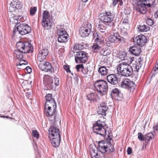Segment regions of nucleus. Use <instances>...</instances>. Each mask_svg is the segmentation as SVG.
<instances>
[{"mask_svg":"<svg viewBox=\"0 0 158 158\" xmlns=\"http://www.w3.org/2000/svg\"><path fill=\"white\" fill-rule=\"evenodd\" d=\"M26 69L28 73H30L31 72V69L29 66H27L26 67Z\"/></svg>","mask_w":158,"mask_h":158,"instance_id":"obj_57","label":"nucleus"},{"mask_svg":"<svg viewBox=\"0 0 158 158\" xmlns=\"http://www.w3.org/2000/svg\"><path fill=\"white\" fill-rule=\"evenodd\" d=\"M81 71L82 73L84 75V77H86L85 76L86 75L88 74V70L87 69H85L84 67L82 69Z\"/></svg>","mask_w":158,"mask_h":158,"instance_id":"obj_52","label":"nucleus"},{"mask_svg":"<svg viewBox=\"0 0 158 158\" xmlns=\"http://www.w3.org/2000/svg\"><path fill=\"white\" fill-rule=\"evenodd\" d=\"M57 34L59 37H61L64 35H67V33L66 31L63 29L61 28L58 30Z\"/></svg>","mask_w":158,"mask_h":158,"instance_id":"obj_36","label":"nucleus"},{"mask_svg":"<svg viewBox=\"0 0 158 158\" xmlns=\"http://www.w3.org/2000/svg\"><path fill=\"white\" fill-rule=\"evenodd\" d=\"M69 35H64L61 37H58V42L61 43H65L69 40Z\"/></svg>","mask_w":158,"mask_h":158,"instance_id":"obj_31","label":"nucleus"},{"mask_svg":"<svg viewBox=\"0 0 158 158\" xmlns=\"http://www.w3.org/2000/svg\"><path fill=\"white\" fill-rule=\"evenodd\" d=\"M109 53L108 50L105 49L104 48H102L100 52V54L103 56H106L107 55H109Z\"/></svg>","mask_w":158,"mask_h":158,"instance_id":"obj_40","label":"nucleus"},{"mask_svg":"<svg viewBox=\"0 0 158 158\" xmlns=\"http://www.w3.org/2000/svg\"><path fill=\"white\" fill-rule=\"evenodd\" d=\"M133 66L134 69V71L138 72L142 66L141 62L139 61L138 63H136L133 64Z\"/></svg>","mask_w":158,"mask_h":158,"instance_id":"obj_33","label":"nucleus"},{"mask_svg":"<svg viewBox=\"0 0 158 158\" xmlns=\"http://www.w3.org/2000/svg\"><path fill=\"white\" fill-rule=\"evenodd\" d=\"M49 135L53 137H60V130L54 125L50 126L48 130Z\"/></svg>","mask_w":158,"mask_h":158,"instance_id":"obj_19","label":"nucleus"},{"mask_svg":"<svg viewBox=\"0 0 158 158\" xmlns=\"http://www.w3.org/2000/svg\"><path fill=\"white\" fill-rule=\"evenodd\" d=\"M145 6V4H143V2L138 3L135 7L136 11L141 14H145L147 12V9Z\"/></svg>","mask_w":158,"mask_h":158,"instance_id":"obj_22","label":"nucleus"},{"mask_svg":"<svg viewBox=\"0 0 158 158\" xmlns=\"http://www.w3.org/2000/svg\"><path fill=\"white\" fill-rule=\"evenodd\" d=\"M145 2L147 3H150L153 4V5H154L155 3V0H146Z\"/></svg>","mask_w":158,"mask_h":158,"instance_id":"obj_53","label":"nucleus"},{"mask_svg":"<svg viewBox=\"0 0 158 158\" xmlns=\"http://www.w3.org/2000/svg\"><path fill=\"white\" fill-rule=\"evenodd\" d=\"M106 125L104 122L98 120L94 123L92 127L94 132L99 134L102 136H106V131L104 128Z\"/></svg>","mask_w":158,"mask_h":158,"instance_id":"obj_4","label":"nucleus"},{"mask_svg":"<svg viewBox=\"0 0 158 158\" xmlns=\"http://www.w3.org/2000/svg\"><path fill=\"white\" fill-rule=\"evenodd\" d=\"M59 115L58 114H57V113H56L54 116V119L55 121H58L60 119H59Z\"/></svg>","mask_w":158,"mask_h":158,"instance_id":"obj_56","label":"nucleus"},{"mask_svg":"<svg viewBox=\"0 0 158 158\" xmlns=\"http://www.w3.org/2000/svg\"><path fill=\"white\" fill-rule=\"evenodd\" d=\"M22 6L21 2L18 0H13L10 4L9 11L11 12L17 11V10H19L21 8Z\"/></svg>","mask_w":158,"mask_h":158,"instance_id":"obj_14","label":"nucleus"},{"mask_svg":"<svg viewBox=\"0 0 158 158\" xmlns=\"http://www.w3.org/2000/svg\"><path fill=\"white\" fill-rule=\"evenodd\" d=\"M42 25L45 29H51L52 26V22L49 15V12L47 10H44L42 15Z\"/></svg>","mask_w":158,"mask_h":158,"instance_id":"obj_6","label":"nucleus"},{"mask_svg":"<svg viewBox=\"0 0 158 158\" xmlns=\"http://www.w3.org/2000/svg\"><path fill=\"white\" fill-rule=\"evenodd\" d=\"M92 26L91 24L87 22L84 23L79 30V33L82 37L88 36L91 32Z\"/></svg>","mask_w":158,"mask_h":158,"instance_id":"obj_8","label":"nucleus"},{"mask_svg":"<svg viewBox=\"0 0 158 158\" xmlns=\"http://www.w3.org/2000/svg\"><path fill=\"white\" fill-rule=\"evenodd\" d=\"M108 134L107 135V138H106V140H108V136H109V134H111V135H112V133H111V131H108Z\"/></svg>","mask_w":158,"mask_h":158,"instance_id":"obj_63","label":"nucleus"},{"mask_svg":"<svg viewBox=\"0 0 158 158\" xmlns=\"http://www.w3.org/2000/svg\"><path fill=\"white\" fill-rule=\"evenodd\" d=\"M108 140H106V143H107V152H112L114 151V147L112 145L111 143V140L112 139V135L110 134L108 136Z\"/></svg>","mask_w":158,"mask_h":158,"instance_id":"obj_25","label":"nucleus"},{"mask_svg":"<svg viewBox=\"0 0 158 158\" xmlns=\"http://www.w3.org/2000/svg\"><path fill=\"white\" fill-rule=\"evenodd\" d=\"M16 46L17 49V51H22L21 52L24 54L33 52L31 45L29 42L19 41L16 43Z\"/></svg>","mask_w":158,"mask_h":158,"instance_id":"obj_5","label":"nucleus"},{"mask_svg":"<svg viewBox=\"0 0 158 158\" xmlns=\"http://www.w3.org/2000/svg\"><path fill=\"white\" fill-rule=\"evenodd\" d=\"M120 91L118 89L115 88L112 89L110 93L112 98L114 97H119L120 94Z\"/></svg>","mask_w":158,"mask_h":158,"instance_id":"obj_29","label":"nucleus"},{"mask_svg":"<svg viewBox=\"0 0 158 158\" xmlns=\"http://www.w3.org/2000/svg\"><path fill=\"white\" fill-rule=\"evenodd\" d=\"M31 31V27L25 23H21L15 28L13 31L15 34L16 31H18L21 35H24L30 33Z\"/></svg>","mask_w":158,"mask_h":158,"instance_id":"obj_7","label":"nucleus"},{"mask_svg":"<svg viewBox=\"0 0 158 158\" xmlns=\"http://www.w3.org/2000/svg\"><path fill=\"white\" fill-rule=\"evenodd\" d=\"M138 139L140 141H145V136L141 132H139L138 134Z\"/></svg>","mask_w":158,"mask_h":158,"instance_id":"obj_42","label":"nucleus"},{"mask_svg":"<svg viewBox=\"0 0 158 158\" xmlns=\"http://www.w3.org/2000/svg\"><path fill=\"white\" fill-rule=\"evenodd\" d=\"M121 86L122 87L127 89L130 91H133L135 89V85L132 81L129 79H126L121 82Z\"/></svg>","mask_w":158,"mask_h":158,"instance_id":"obj_12","label":"nucleus"},{"mask_svg":"<svg viewBox=\"0 0 158 158\" xmlns=\"http://www.w3.org/2000/svg\"><path fill=\"white\" fill-rule=\"evenodd\" d=\"M154 132H151L147 133L145 135V141L148 142L154 137Z\"/></svg>","mask_w":158,"mask_h":158,"instance_id":"obj_32","label":"nucleus"},{"mask_svg":"<svg viewBox=\"0 0 158 158\" xmlns=\"http://www.w3.org/2000/svg\"><path fill=\"white\" fill-rule=\"evenodd\" d=\"M114 15L110 12L106 11L104 15L101 17V20L106 23L107 26L111 27L114 25L113 21Z\"/></svg>","mask_w":158,"mask_h":158,"instance_id":"obj_10","label":"nucleus"},{"mask_svg":"<svg viewBox=\"0 0 158 158\" xmlns=\"http://www.w3.org/2000/svg\"><path fill=\"white\" fill-rule=\"evenodd\" d=\"M108 109V107L106 104L105 103L101 104L98 107V113L102 115L105 116L106 114V112Z\"/></svg>","mask_w":158,"mask_h":158,"instance_id":"obj_20","label":"nucleus"},{"mask_svg":"<svg viewBox=\"0 0 158 158\" xmlns=\"http://www.w3.org/2000/svg\"><path fill=\"white\" fill-rule=\"evenodd\" d=\"M118 2V0H114L112 3V5L114 6H115Z\"/></svg>","mask_w":158,"mask_h":158,"instance_id":"obj_59","label":"nucleus"},{"mask_svg":"<svg viewBox=\"0 0 158 158\" xmlns=\"http://www.w3.org/2000/svg\"><path fill=\"white\" fill-rule=\"evenodd\" d=\"M72 76L73 78L75 80V81L77 83L78 81V76L75 73H73V72H71L70 73Z\"/></svg>","mask_w":158,"mask_h":158,"instance_id":"obj_45","label":"nucleus"},{"mask_svg":"<svg viewBox=\"0 0 158 158\" xmlns=\"http://www.w3.org/2000/svg\"><path fill=\"white\" fill-rule=\"evenodd\" d=\"M91 155L93 158H98V154L97 151L95 150L94 148L90 150Z\"/></svg>","mask_w":158,"mask_h":158,"instance_id":"obj_38","label":"nucleus"},{"mask_svg":"<svg viewBox=\"0 0 158 158\" xmlns=\"http://www.w3.org/2000/svg\"><path fill=\"white\" fill-rule=\"evenodd\" d=\"M39 67L42 71L47 72H52L54 70L51 64L45 61H42L40 63Z\"/></svg>","mask_w":158,"mask_h":158,"instance_id":"obj_13","label":"nucleus"},{"mask_svg":"<svg viewBox=\"0 0 158 158\" xmlns=\"http://www.w3.org/2000/svg\"><path fill=\"white\" fill-rule=\"evenodd\" d=\"M98 25L99 26V27H101L102 29H103L105 31L109 27H110V26H107V24L105 23L99 24Z\"/></svg>","mask_w":158,"mask_h":158,"instance_id":"obj_43","label":"nucleus"},{"mask_svg":"<svg viewBox=\"0 0 158 158\" xmlns=\"http://www.w3.org/2000/svg\"><path fill=\"white\" fill-rule=\"evenodd\" d=\"M143 4H145V6L146 7L147 6L148 7H151L153 5V4H152L151 3H147L146 4L143 3Z\"/></svg>","mask_w":158,"mask_h":158,"instance_id":"obj_58","label":"nucleus"},{"mask_svg":"<svg viewBox=\"0 0 158 158\" xmlns=\"http://www.w3.org/2000/svg\"><path fill=\"white\" fill-rule=\"evenodd\" d=\"M87 99L90 101H96L98 97L97 93H91L87 95Z\"/></svg>","mask_w":158,"mask_h":158,"instance_id":"obj_27","label":"nucleus"},{"mask_svg":"<svg viewBox=\"0 0 158 158\" xmlns=\"http://www.w3.org/2000/svg\"><path fill=\"white\" fill-rule=\"evenodd\" d=\"M98 29L102 33H104L105 32V30H104V29H102L101 28V27H99V26L98 25Z\"/></svg>","mask_w":158,"mask_h":158,"instance_id":"obj_55","label":"nucleus"},{"mask_svg":"<svg viewBox=\"0 0 158 158\" xmlns=\"http://www.w3.org/2000/svg\"><path fill=\"white\" fill-rule=\"evenodd\" d=\"M22 51H15V53L16 54V56L17 59L20 60H21L23 58V53L24 52H22Z\"/></svg>","mask_w":158,"mask_h":158,"instance_id":"obj_37","label":"nucleus"},{"mask_svg":"<svg viewBox=\"0 0 158 158\" xmlns=\"http://www.w3.org/2000/svg\"><path fill=\"white\" fill-rule=\"evenodd\" d=\"M53 79L55 81L54 85H55V86H58L59 85V78L56 77H55L54 79Z\"/></svg>","mask_w":158,"mask_h":158,"instance_id":"obj_51","label":"nucleus"},{"mask_svg":"<svg viewBox=\"0 0 158 158\" xmlns=\"http://www.w3.org/2000/svg\"><path fill=\"white\" fill-rule=\"evenodd\" d=\"M98 71L99 74L102 76L107 74L108 69L104 66H101L98 68Z\"/></svg>","mask_w":158,"mask_h":158,"instance_id":"obj_28","label":"nucleus"},{"mask_svg":"<svg viewBox=\"0 0 158 158\" xmlns=\"http://www.w3.org/2000/svg\"><path fill=\"white\" fill-rule=\"evenodd\" d=\"M84 67V66L82 64H78L76 66V69L77 72L81 71L82 69Z\"/></svg>","mask_w":158,"mask_h":158,"instance_id":"obj_49","label":"nucleus"},{"mask_svg":"<svg viewBox=\"0 0 158 158\" xmlns=\"http://www.w3.org/2000/svg\"><path fill=\"white\" fill-rule=\"evenodd\" d=\"M37 59L38 61L41 62L45 60L47 56L49 53L48 49L45 48L40 49L39 50Z\"/></svg>","mask_w":158,"mask_h":158,"instance_id":"obj_15","label":"nucleus"},{"mask_svg":"<svg viewBox=\"0 0 158 158\" xmlns=\"http://www.w3.org/2000/svg\"><path fill=\"white\" fill-rule=\"evenodd\" d=\"M48 106V111L50 110H51V108H52V106Z\"/></svg>","mask_w":158,"mask_h":158,"instance_id":"obj_62","label":"nucleus"},{"mask_svg":"<svg viewBox=\"0 0 158 158\" xmlns=\"http://www.w3.org/2000/svg\"><path fill=\"white\" fill-rule=\"evenodd\" d=\"M45 97L46 101L45 104V108L47 106H52L55 108L56 104L54 99L52 98V94H48Z\"/></svg>","mask_w":158,"mask_h":158,"instance_id":"obj_17","label":"nucleus"},{"mask_svg":"<svg viewBox=\"0 0 158 158\" xmlns=\"http://www.w3.org/2000/svg\"><path fill=\"white\" fill-rule=\"evenodd\" d=\"M19 18L16 16H14L10 19L11 22L14 23L15 24H17L18 23V20Z\"/></svg>","mask_w":158,"mask_h":158,"instance_id":"obj_41","label":"nucleus"},{"mask_svg":"<svg viewBox=\"0 0 158 158\" xmlns=\"http://www.w3.org/2000/svg\"><path fill=\"white\" fill-rule=\"evenodd\" d=\"M139 30L141 32H146L149 30V27L146 25H139L138 27Z\"/></svg>","mask_w":158,"mask_h":158,"instance_id":"obj_30","label":"nucleus"},{"mask_svg":"<svg viewBox=\"0 0 158 158\" xmlns=\"http://www.w3.org/2000/svg\"><path fill=\"white\" fill-rule=\"evenodd\" d=\"M84 47L83 45L76 43L73 46V48L76 50H80L83 49Z\"/></svg>","mask_w":158,"mask_h":158,"instance_id":"obj_39","label":"nucleus"},{"mask_svg":"<svg viewBox=\"0 0 158 158\" xmlns=\"http://www.w3.org/2000/svg\"><path fill=\"white\" fill-rule=\"evenodd\" d=\"M154 131H157L158 130V124L153 127Z\"/></svg>","mask_w":158,"mask_h":158,"instance_id":"obj_60","label":"nucleus"},{"mask_svg":"<svg viewBox=\"0 0 158 158\" xmlns=\"http://www.w3.org/2000/svg\"><path fill=\"white\" fill-rule=\"evenodd\" d=\"M93 37L96 44L92 46V49L94 52H97L100 50L104 45V40L102 39L100 34L94 32Z\"/></svg>","mask_w":158,"mask_h":158,"instance_id":"obj_3","label":"nucleus"},{"mask_svg":"<svg viewBox=\"0 0 158 158\" xmlns=\"http://www.w3.org/2000/svg\"><path fill=\"white\" fill-rule=\"evenodd\" d=\"M129 51L131 54L138 56L140 54L141 49L139 46H133L130 47Z\"/></svg>","mask_w":158,"mask_h":158,"instance_id":"obj_24","label":"nucleus"},{"mask_svg":"<svg viewBox=\"0 0 158 158\" xmlns=\"http://www.w3.org/2000/svg\"><path fill=\"white\" fill-rule=\"evenodd\" d=\"M95 89L102 96L105 95L108 89V84L102 80H97L94 84Z\"/></svg>","mask_w":158,"mask_h":158,"instance_id":"obj_2","label":"nucleus"},{"mask_svg":"<svg viewBox=\"0 0 158 158\" xmlns=\"http://www.w3.org/2000/svg\"><path fill=\"white\" fill-rule=\"evenodd\" d=\"M118 2H119V5L122 6L123 5V2L122 0H118Z\"/></svg>","mask_w":158,"mask_h":158,"instance_id":"obj_64","label":"nucleus"},{"mask_svg":"<svg viewBox=\"0 0 158 158\" xmlns=\"http://www.w3.org/2000/svg\"><path fill=\"white\" fill-rule=\"evenodd\" d=\"M27 64V62L26 61L22 60H20V61L19 63V64H17V66H21L23 65H26Z\"/></svg>","mask_w":158,"mask_h":158,"instance_id":"obj_50","label":"nucleus"},{"mask_svg":"<svg viewBox=\"0 0 158 158\" xmlns=\"http://www.w3.org/2000/svg\"><path fill=\"white\" fill-rule=\"evenodd\" d=\"M147 23L149 26H152L153 24V20L150 18H148L146 20Z\"/></svg>","mask_w":158,"mask_h":158,"instance_id":"obj_48","label":"nucleus"},{"mask_svg":"<svg viewBox=\"0 0 158 158\" xmlns=\"http://www.w3.org/2000/svg\"><path fill=\"white\" fill-rule=\"evenodd\" d=\"M135 41L137 44L141 47L144 45L147 41L146 37L143 35H140L137 36L134 41Z\"/></svg>","mask_w":158,"mask_h":158,"instance_id":"obj_18","label":"nucleus"},{"mask_svg":"<svg viewBox=\"0 0 158 158\" xmlns=\"http://www.w3.org/2000/svg\"><path fill=\"white\" fill-rule=\"evenodd\" d=\"M56 106L55 108H54V106H52V110L48 111L45 110V113L46 115L47 116H52L56 112Z\"/></svg>","mask_w":158,"mask_h":158,"instance_id":"obj_34","label":"nucleus"},{"mask_svg":"<svg viewBox=\"0 0 158 158\" xmlns=\"http://www.w3.org/2000/svg\"><path fill=\"white\" fill-rule=\"evenodd\" d=\"M119 57L122 60H127V53L123 51L120 52H119Z\"/></svg>","mask_w":158,"mask_h":158,"instance_id":"obj_35","label":"nucleus"},{"mask_svg":"<svg viewBox=\"0 0 158 158\" xmlns=\"http://www.w3.org/2000/svg\"><path fill=\"white\" fill-rule=\"evenodd\" d=\"M108 40L112 43H118L125 42V39L120 36L118 32L113 33L108 36Z\"/></svg>","mask_w":158,"mask_h":158,"instance_id":"obj_11","label":"nucleus"},{"mask_svg":"<svg viewBox=\"0 0 158 158\" xmlns=\"http://www.w3.org/2000/svg\"><path fill=\"white\" fill-rule=\"evenodd\" d=\"M61 140L60 137H53L51 144L53 146L56 148L59 146Z\"/></svg>","mask_w":158,"mask_h":158,"instance_id":"obj_26","label":"nucleus"},{"mask_svg":"<svg viewBox=\"0 0 158 158\" xmlns=\"http://www.w3.org/2000/svg\"><path fill=\"white\" fill-rule=\"evenodd\" d=\"M54 80L50 76H46L44 77V82L48 89H51L54 87Z\"/></svg>","mask_w":158,"mask_h":158,"instance_id":"obj_16","label":"nucleus"},{"mask_svg":"<svg viewBox=\"0 0 158 158\" xmlns=\"http://www.w3.org/2000/svg\"><path fill=\"white\" fill-rule=\"evenodd\" d=\"M127 152L128 155L131 154L132 153L131 148L130 147H128L127 149Z\"/></svg>","mask_w":158,"mask_h":158,"instance_id":"obj_54","label":"nucleus"},{"mask_svg":"<svg viewBox=\"0 0 158 158\" xmlns=\"http://www.w3.org/2000/svg\"><path fill=\"white\" fill-rule=\"evenodd\" d=\"M87 53L83 51H79L76 52L75 57V61L77 63H85L88 59Z\"/></svg>","mask_w":158,"mask_h":158,"instance_id":"obj_9","label":"nucleus"},{"mask_svg":"<svg viewBox=\"0 0 158 158\" xmlns=\"http://www.w3.org/2000/svg\"><path fill=\"white\" fill-rule=\"evenodd\" d=\"M98 149L99 151L102 153H105L107 152V142L106 140H102L98 142Z\"/></svg>","mask_w":158,"mask_h":158,"instance_id":"obj_21","label":"nucleus"},{"mask_svg":"<svg viewBox=\"0 0 158 158\" xmlns=\"http://www.w3.org/2000/svg\"><path fill=\"white\" fill-rule=\"evenodd\" d=\"M32 134L34 137L37 139L39 138V134L37 131L36 130H34L32 131Z\"/></svg>","mask_w":158,"mask_h":158,"instance_id":"obj_47","label":"nucleus"},{"mask_svg":"<svg viewBox=\"0 0 158 158\" xmlns=\"http://www.w3.org/2000/svg\"><path fill=\"white\" fill-rule=\"evenodd\" d=\"M70 68L69 66L68 65H64L63 66V69L67 73H71L72 72L70 70Z\"/></svg>","mask_w":158,"mask_h":158,"instance_id":"obj_46","label":"nucleus"},{"mask_svg":"<svg viewBox=\"0 0 158 158\" xmlns=\"http://www.w3.org/2000/svg\"><path fill=\"white\" fill-rule=\"evenodd\" d=\"M37 7H31L30 11V14L32 15H34L35 13L37 10Z\"/></svg>","mask_w":158,"mask_h":158,"instance_id":"obj_44","label":"nucleus"},{"mask_svg":"<svg viewBox=\"0 0 158 158\" xmlns=\"http://www.w3.org/2000/svg\"><path fill=\"white\" fill-rule=\"evenodd\" d=\"M117 69L119 71L120 74L126 77H130L134 71V68L125 62L120 63Z\"/></svg>","mask_w":158,"mask_h":158,"instance_id":"obj_1","label":"nucleus"},{"mask_svg":"<svg viewBox=\"0 0 158 158\" xmlns=\"http://www.w3.org/2000/svg\"><path fill=\"white\" fill-rule=\"evenodd\" d=\"M108 81L111 84L115 85L118 83V78L116 75L114 74H110L107 77Z\"/></svg>","mask_w":158,"mask_h":158,"instance_id":"obj_23","label":"nucleus"},{"mask_svg":"<svg viewBox=\"0 0 158 158\" xmlns=\"http://www.w3.org/2000/svg\"><path fill=\"white\" fill-rule=\"evenodd\" d=\"M110 41L108 40V41H107L106 43V45L110 47L111 46L110 43Z\"/></svg>","mask_w":158,"mask_h":158,"instance_id":"obj_61","label":"nucleus"}]
</instances>
